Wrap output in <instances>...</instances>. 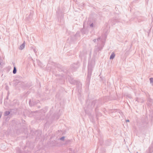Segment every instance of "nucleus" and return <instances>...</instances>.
I'll list each match as a JSON object with an SVG mask.
<instances>
[{
	"label": "nucleus",
	"mask_w": 153,
	"mask_h": 153,
	"mask_svg": "<svg viewBox=\"0 0 153 153\" xmlns=\"http://www.w3.org/2000/svg\"><path fill=\"white\" fill-rule=\"evenodd\" d=\"M31 102V100H30L29 101V105H30V106H32V105H31L30 103V102Z\"/></svg>",
	"instance_id": "obj_17"
},
{
	"label": "nucleus",
	"mask_w": 153,
	"mask_h": 153,
	"mask_svg": "<svg viewBox=\"0 0 153 153\" xmlns=\"http://www.w3.org/2000/svg\"><path fill=\"white\" fill-rule=\"evenodd\" d=\"M151 83H152V85L153 86V78H151L149 79Z\"/></svg>",
	"instance_id": "obj_11"
},
{
	"label": "nucleus",
	"mask_w": 153,
	"mask_h": 153,
	"mask_svg": "<svg viewBox=\"0 0 153 153\" xmlns=\"http://www.w3.org/2000/svg\"><path fill=\"white\" fill-rule=\"evenodd\" d=\"M74 66L73 67H74V68H77L78 67V65L77 64H74Z\"/></svg>",
	"instance_id": "obj_13"
},
{
	"label": "nucleus",
	"mask_w": 153,
	"mask_h": 153,
	"mask_svg": "<svg viewBox=\"0 0 153 153\" xmlns=\"http://www.w3.org/2000/svg\"><path fill=\"white\" fill-rule=\"evenodd\" d=\"M68 80L72 84H74L75 83V81L73 79L71 78L70 79L68 78Z\"/></svg>",
	"instance_id": "obj_5"
},
{
	"label": "nucleus",
	"mask_w": 153,
	"mask_h": 153,
	"mask_svg": "<svg viewBox=\"0 0 153 153\" xmlns=\"http://www.w3.org/2000/svg\"><path fill=\"white\" fill-rule=\"evenodd\" d=\"M148 102L149 105H151L153 102V100L150 98H148Z\"/></svg>",
	"instance_id": "obj_4"
},
{
	"label": "nucleus",
	"mask_w": 153,
	"mask_h": 153,
	"mask_svg": "<svg viewBox=\"0 0 153 153\" xmlns=\"http://www.w3.org/2000/svg\"><path fill=\"white\" fill-rule=\"evenodd\" d=\"M25 45L24 43L23 44H22V45H20V46L19 47V49L21 50H22L25 47Z\"/></svg>",
	"instance_id": "obj_6"
},
{
	"label": "nucleus",
	"mask_w": 153,
	"mask_h": 153,
	"mask_svg": "<svg viewBox=\"0 0 153 153\" xmlns=\"http://www.w3.org/2000/svg\"><path fill=\"white\" fill-rule=\"evenodd\" d=\"M135 101L140 102H142L144 101V100L143 99H141L139 98H136Z\"/></svg>",
	"instance_id": "obj_7"
},
{
	"label": "nucleus",
	"mask_w": 153,
	"mask_h": 153,
	"mask_svg": "<svg viewBox=\"0 0 153 153\" xmlns=\"http://www.w3.org/2000/svg\"><path fill=\"white\" fill-rule=\"evenodd\" d=\"M115 54L113 52L111 53V54L110 56V59H113L115 56Z\"/></svg>",
	"instance_id": "obj_8"
},
{
	"label": "nucleus",
	"mask_w": 153,
	"mask_h": 153,
	"mask_svg": "<svg viewBox=\"0 0 153 153\" xmlns=\"http://www.w3.org/2000/svg\"><path fill=\"white\" fill-rule=\"evenodd\" d=\"M33 50L35 53L37 52V50L36 49L34 48L33 49Z\"/></svg>",
	"instance_id": "obj_15"
},
{
	"label": "nucleus",
	"mask_w": 153,
	"mask_h": 153,
	"mask_svg": "<svg viewBox=\"0 0 153 153\" xmlns=\"http://www.w3.org/2000/svg\"><path fill=\"white\" fill-rule=\"evenodd\" d=\"M137 153H138V152H137Z\"/></svg>",
	"instance_id": "obj_21"
},
{
	"label": "nucleus",
	"mask_w": 153,
	"mask_h": 153,
	"mask_svg": "<svg viewBox=\"0 0 153 153\" xmlns=\"http://www.w3.org/2000/svg\"><path fill=\"white\" fill-rule=\"evenodd\" d=\"M17 70L15 66L14 67L13 70V73L15 74L16 73Z\"/></svg>",
	"instance_id": "obj_9"
},
{
	"label": "nucleus",
	"mask_w": 153,
	"mask_h": 153,
	"mask_svg": "<svg viewBox=\"0 0 153 153\" xmlns=\"http://www.w3.org/2000/svg\"><path fill=\"white\" fill-rule=\"evenodd\" d=\"M93 25H93V23H91L90 25V27H93Z\"/></svg>",
	"instance_id": "obj_16"
},
{
	"label": "nucleus",
	"mask_w": 153,
	"mask_h": 153,
	"mask_svg": "<svg viewBox=\"0 0 153 153\" xmlns=\"http://www.w3.org/2000/svg\"><path fill=\"white\" fill-rule=\"evenodd\" d=\"M64 137H62L60 139L61 140H63L64 139Z\"/></svg>",
	"instance_id": "obj_18"
},
{
	"label": "nucleus",
	"mask_w": 153,
	"mask_h": 153,
	"mask_svg": "<svg viewBox=\"0 0 153 153\" xmlns=\"http://www.w3.org/2000/svg\"><path fill=\"white\" fill-rule=\"evenodd\" d=\"M94 63H92L89 61L88 62V74L86 79V81L89 82L91 76V75L92 71L93 68L94 66Z\"/></svg>",
	"instance_id": "obj_1"
},
{
	"label": "nucleus",
	"mask_w": 153,
	"mask_h": 153,
	"mask_svg": "<svg viewBox=\"0 0 153 153\" xmlns=\"http://www.w3.org/2000/svg\"><path fill=\"white\" fill-rule=\"evenodd\" d=\"M10 113V112L9 111H7L4 113V115L5 116H7Z\"/></svg>",
	"instance_id": "obj_10"
},
{
	"label": "nucleus",
	"mask_w": 153,
	"mask_h": 153,
	"mask_svg": "<svg viewBox=\"0 0 153 153\" xmlns=\"http://www.w3.org/2000/svg\"><path fill=\"white\" fill-rule=\"evenodd\" d=\"M126 121L127 122H129V120H126Z\"/></svg>",
	"instance_id": "obj_20"
},
{
	"label": "nucleus",
	"mask_w": 153,
	"mask_h": 153,
	"mask_svg": "<svg viewBox=\"0 0 153 153\" xmlns=\"http://www.w3.org/2000/svg\"><path fill=\"white\" fill-rule=\"evenodd\" d=\"M97 41L98 42V43L100 42H102V45L100 46H96L95 48V51L96 52H98L99 51H101L102 48L104 46V44L102 41L101 39L100 38H98L97 39Z\"/></svg>",
	"instance_id": "obj_2"
},
{
	"label": "nucleus",
	"mask_w": 153,
	"mask_h": 153,
	"mask_svg": "<svg viewBox=\"0 0 153 153\" xmlns=\"http://www.w3.org/2000/svg\"><path fill=\"white\" fill-rule=\"evenodd\" d=\"M82 84L80 83H78L79 89H80L81 88Z\"/></svg>",
	"instance_id": "obj_14"
},
{
	"label": "nucleus",
	"mask_w": 153,
	"mask_h": 153,
	"mask_svg": "<svg viewBox=\"0 0 153 153\" xmlns=\"http://www.w3.org/2000/svg\"><path fill=\"white\" fill-rule=\"evenodd\" d=\"M153 151V150L152 149L150 148H149V152H148V153H152Z\"/></svg>",
	"instance_id": "obj_12"
},
{
	"label": "nucleus",
	"mask_w": 153,
	"mask_h": 153,
	"mask_svg": "<svg viewBox=\"0 0 153 153\" xmlns=\"http://www.w3.org/2000/svg\"><path fill=\"white\" fill-rule=\"evenodd\" d=\"M33 12L30 11L29 15H27L26 17L27 19H31L33 16Z\"/></svg>",
	"instance_id": "obj_3"
},
{
	"label": "nucleus",
	"mask_w": 153,
	"mask_h": 153,
	"mask_svg": "<svg viewBox=\"0 0 153 153\" xmlns=\"http://www.w3.org/2000/svg\"><path fill=\"white\" fill-rule=\"evenodd\" d=\"M96 41H97V39H94L93 40V41L94 42H96Z\"/></svg>",
	"instance_id": "obj_19"
}]
</instances>
